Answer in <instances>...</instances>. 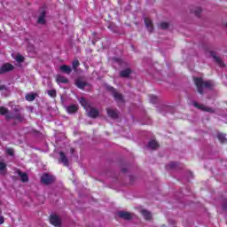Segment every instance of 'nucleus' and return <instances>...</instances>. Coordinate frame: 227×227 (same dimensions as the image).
<instances>
[{
    "label": "nucleus",
    "instance_id": "f257e3e1",
    "mask_svg": "<svg viewBox=\"0 0 227 227\" xmlns=\"http://www.w3.org/2000/svg\"><path fill=\"white\" fill-rule=\"evenodd\" d=\"M80 104L82 106V107L85 109L86 113H88L89 116L90 118H97L98 116V110L92 108L90 106V103L86 101L83 98L79 99Z\"/></svg>",
    "mask_w": 227,
    "mask_h": 227
},
{
    "label": "nucleus",
    "instance_id": "f03ea898",
    "mask_svg": "<svg viewBox=\"0 0 227 227\" xmlns=\"http://www.w3.org/2000/svg\"><path fill=\"white\" fill-rule=\"evenodd\" d=\"M194 83L200 94L203 93V90H205V88H212V86H214L211 81L203 82V79L201 78H194Z\"/></svg>",
    "mask_w": 227,
    "mask_h": 227
},
{
    "label": "nucleus",
    "instance_id": "7ed1b4c3",
    "mask_svg": "<svg viewBox=\"0 0 227 227\" xmlns=\"http://www.w3.org/2000/svg\"><path fill=\"white\" fill-rule=\"evenodd\" d=\"M108 91H111L112 95H114L116 102H123V97L121 94L118 93L116 90L111 86H107Z\"/></svg>",
    "mask_w": 227,
    "mask_h": 227
},
{
    "label": "nucleus",
    "instance_id": "20e7f679",
    "mask_svg": "<svg viewBox=\"0 0 227 227\" xmlns=\"http://www.w3.org/2000/svg\"><path fill=\"white\" fill-rule=\"evenodd\" d=\"M50 223L53 226L61 227V219L57 215H51Z\"/></svg>",
    "mask_w": 227,
    "mask_h": 227
},
{
    "label": "nucleus",
    "instance_id": "39448f33",
    "mask_svg": "<svg viewBox=\"0 0 227 227\" xmlns=\"http://www.w3.org/2000/svg\"><path fill=\"white\" fill-rule=\"evenodd\" d=\"M11 70H13V66L12 64H4L0 68V74H6V72H11Z\"/></svg>",
    "mask_w": 227,
    "mask_h": 227
},
{
    "label": "nucleus",
    "instance_id": "423d86ee",
    "mask_svg": "<svg viewBox=\"0 0 227 227\" xmlns=\"http://www.w3.org/2000/svg\"><path fill=\"white\" fill-rule=\"evenodd\" d=\"M52 176H51L50 175L48 174H43L41 177V182L43 184H45L46 185L49 184H51L52 182Z\"/></svg>",
    "mask_w": 227,
    "mask_h": 227
},
{
    "label": "nucleus",
    "instance_id": "0eeeda50",
    "mask_svg": "<svg viewBox=\"0 0 227 227\" xmlns=\"http://www.w3.org/2000/svg\"><path fill=\"white\" fill-rule=\"evenodd\" d=\"M194 107L200 109L201 111H206L207 113H214V110L208 106H205L204 105H200L198 103L193 104Z\"/></svg>",
    "mask_w": 227,
    "mask_h": 227
},
{
    "label": "nucleus",
    "instance_id": "6e6552de",
    "mask_svg": "<svg viewBox=\"0 0 227 227\" xmlns=\"http://www.w3.org/2000/svg\"><path fill=\"white\" fill-rule=\"evenodd\" d=\"M107 114L108 116H110V118H114V119L118 118V112L113 108L107 109Z\"/></svg>",
    "mask_w": 227,
    "mask_h": 227
},
{
    "label": "nucleus",
    "instance_id": "1a4fd4ad",
    "mask_svg": "<svg viewBox=\"0 0 227 227\" xmlns=\"http://www.w3.org/2000/svg\"><path fill=\"white\" fill-rule=\"evenodd\" d=\"M118 215H119V217H121V219H126V220L132 218V215L129 212L121 211V212H119Z\"/></svg>",
    "mask_w": 227,
    "mask_h": 227
},
{
    "label": "nucleus",
    "instance_id": "9d476101",
    "mask_svg": "<svg viewBox=\"0 0 227 227\" xmlns=\"http://www.w3.org/2000/svg\"><path fill=\"white\" fill-rule=\"evenodd\" d=\"M66 109H67V113H69V114H72L73 113H77V110L79 108L76 105H71L69 106H67Z\"/></svg>",
    "mask_w": 227,
    "mask_h": 227
},
{
    "label": "nucleus",
    "instance_id": "9b49d317",
    "mask_svg": "<svg viewBox=\"0 0 227 227\" xmlns=\"http://www.w3.org/2000/svg\"><path fill=\"white\" fill-rule=\"evenodd\" d=\"M57 82H58V84H67V82H68V79H67V77H65V76L58 75Z\"/></svg>",
    "mask_w": 227,
    "mask_h": 227
},
{
    "label": "nucleus",
    "instance_id": "f8f14e48",
    "mask_svg": "<svg viewBox=\"0 0 227 227\" xmlns=\"http://www.w3.org/2000/svg\"><path fill=\"white\" fill-rule=\"evenodd\" d=\"M210 55L215 59V61L220 65V67H224V63H223L222 59L219 57L215 56V52L211 51Z\"/></svg>",
    "mask_w": 227,
    "mask_h": 227
},
{
    "label": "nucleus",
    "instance_id": "ddd939ff",
    "mask_svg": "<svg viewBox=\"0 0 227 227\" xmlns=\"http://www.w3.org/2000/svg\"><path fill=\"white\" fill-rule=\"evenodd\" d=\"M148 148H151V150H157V148H159V144L155 140H151L148 144Z\"/></svg>",
    "mask_w": 227,
    "mask_h": 227
},
{
    "label": "nucleus",
    "instance_id": "4468645a",
    "mask_svg": "<svg viewBox=\"0 0 227 227\" xmlns=\"http://www.w3.org/2000/svg\"><path fill=\"white\" fill-rule=\"evenodd\" d=\"M18 175L21 180V182H27L29 180V177L27 176V174L22 173L20 170H18Z\"/></svg>",
    "mask_w": 227,
    "mask_h": 227
},
{
    "label": "nucleus",
    "instance_id": "2eb2a0df",
    "mask_svg": "<svg viewBox=\"0 0 227 227\" xmlns=\"http://www.w3.org/2000/svg\"><path fill=\"white\" fill-rule=\"evenodd\" d=\"M145 26L149 31L153 30V25L152 24V20L148 18H145Z\"/></svg>",
    "mask_w": 227,
    "mask_h": 227
},
{
    "label": "nucleus",
    "instance_id": "dca6fc26",
    "mask_svg": "<svg viewBox=\"0 0 227 227\" xmlns=\"http://www.w3.org/2000/svg\"><path fill=\"white\" fill-rule=\"evenodd\" d=\"M25 98H26V100H27V102H33V100H35L36 98V94L28 93L26 95Z\"/></svg>",
    "mask_w": 227,
    "mask_h": 227
},
{
    "label": "nucleus",
    "instance_id": "f3484780",
    "mask_svg": "<svg viewBox=\"0 0 227 227\" xmlns=\"http://www.w3.org/2000/svg\"><path fill=\"white\" fill-rule=\"evenodd\" d=\"M141 214H142L143 217H145V219H147V220L152 219V213L151 212H148L147 210L143 209L141 211Z\"/></svg>",
    "mask_w": 227,
    "mask_h": 227
},
{
    "label": "nucleus",
    "instance_id": "a211bd4d",
    "mask_svg": "<svg viewBox=\"0 0 227 227\" xmlns=\"http://www.w3.org/2000/svg\"><path fill=\"white\" fill-rule=\"evenodd\" d=\"M37 22L38 24H43L45 22V11H43L41 12V15L39 16Z\"/></svg>",
    "mask_w": 227,
    "mask_h": 227
},
{
    "label": "nucleus",
    "instance_id": "6ab92c4d",
    "mask_svg": "<svg viewBox=\"0 0 227 227\" xmlns=\"http://www.w3.org/2000/svg\"><path fill=\"white\" fill-rule=\"evenodd\" d=\"M60 70L61 72H65V74H70L72 72V67L64 65L60 67Z\"/></svg>",
    "mask_w": 227,
    "mask_h": 227
},
{
    "label": "nucleus",
    "instance_id": "aec40b11",
    "mask_svg": "<svg viewBox=\"0 0 227 227\" xmlns=\"http://www.w3.org/2000/svg\"><path fill=\"white\" fill-rule=\"evenodd\" d=\"M60 161L64 163V166H68V160L67 159V156H65V153H60Z\"/></svg>",
    "mask_w": 227,
    "mask_h": 227
},
{
    "label": "nucleus",
    "instance_id": "412c9836",
    "mask_svg": "<svg viewBox=\"0 0 227 227\" xmlns=\"http://www.w3.org/2000/svg\"><path fill=\"white\" fill-rule=\"evenodd\" d=\"M130 75V69H126L121 72V77H129Z\"/></svg>",
    "mask_w": 227,
    "mask_h": 227
},
{
    "label": "nucleus",
    "instance_id": "4be33fe9",
    "mask_svg": "<svg viewBox=\"0 0 227 227\" xmlns=\"http://www.w3.org/2000/svg\"><path fill=\"white\" fill-rule=\"evenodd\" d=\"M218 139L220 143H224L226 141V136L224 134H218Z\"/></svg>",
    "mask_w": 227,
    "mask_h": 227
},
{
    "label": "nucleus",
    "instance_id": "5701e85b",
    "mask_svg": "<svg viewBox=\"0 0 227 227\" xmlns=\"http://www.w3.org/2000/svg\"><path fill=\"white\" fill-rule=\"evenodd\" d=\"M15 60L18 63H22V61H24V57L22 55H17L16 58H15Z\"/></svg>",
    "mask_w": 227,
    "mask_h": 227
},
{
    "label": "nucleus",
    "instance_id": "b1692460",
    "mask_svg": "<svg viewBox=\"0 0 227 227\" xmlns=\"http://www.w3.org/2000/svg\"><path fill=\"white\" fill-rule=\"evenodd\" d=\"M150 102L155 104V102H157V96H150Z\"/></svg>",
    "mask_w": 227,
    "mask_h": 227
},
{
    "label": "nucleus",
    "instance_id": "393cba45",
    "mask_svg": "<svg viewBox=\"0 0 227 227\" xmlns=\"http://www.w3.org/2000/svg\"><path fill=\"white\" fill-rule=\"evenodd\" d=\"M77 67H79V60L73 61V68L76 70Z\"/></svg>",
    "mask_w": 227,
    "mask_h": 227
},
{
    "label": "nucleus",
    "instance_id": "a878e982",
    "mask_svg": "<svg viewBox=\"0 0 227 227\" xmlns=\"http://www.w3.org/2000/svg\"><path fill=\"white\" fill-rule=\"evenodd\" d=\"M48 95L50 97H56V90H48Z\"/></svg>",
    "mask_w": 227,
    "mask_h": 227
},
{
    "label": "nucleus",
    "instance_id": "bb28decb",
    "mask_svg": "<svg viewBox=\"0 0 227 227\" xmlns=\"http://www.w3.org/2000/svg\"><path fill=\"white\" fill-rule=\"evenodd\" d=\"M76 86L80 89H82V88H84V82L78 81V82H76Z\"/></svg>",
    "mask_w": 227,
    "mask_h": 227
},
{
    "label": "nucleus",
    "instance_id": "cd10ccee",
    "mask_svg": "<svg viewBox=\"0 0 227 227\" xmlns=\"http://www.w3.org/2000/svg\"><path fill=\"white\" fill-rule=\"evenodd\" d=\"M8 113V110L4 107H0V114H6Z\"/></svg>",
    "mask_w": 227,
    "mask_h": 227
},
{
    "label": "nucleus",
    "instance_id": "c85d7f7f",
    "mask_svg": "<svg viewBox=\"0 0 227 227\" xmlns=\"http://www.w3.org/2000/svg\"><path fill=\"white\" fill-rule=\"evenodd\" d=\"M6 169V164L0 162V171H4Z\"/></svg>",
    "mask_w": 227,
    "mask_h": 227
},
{
    "label": "nucleus",
    "instance_id": "c756f323",
    "mask_svg": "<svg viewBox=\"0 0 227 227\" xmlns=\"http://www.w3.org/2000/svg\"><path fill=\"white\" fill-rule=\"evenodd\" d=\"M168 26L169 25L168 23H166V22H163V23L160 24L161 29H168Z\"/></svg>",
    "mask_w": 227,
    "mask_h": 227
},
{
    "label": "nucleus",
    "instance_id": "7c9ffc66",
    "mask_svg": "<svg viewBox=\"0 0 227 227\" xmlns=\"http://www.w3.org/2000/svg\"><path fill=\"white\" fill-rule=\"evenodd\" d=\"M7 153H9V155H13V150L12 149H7Z\"/></svg>",
    "mask_w": 227,
    "mask_h": 227
},
{
    "label": "nucleus",
    "instance_id": "2f4dec72",
    "mask_svg": "<svg viewBox=\"0 0 227 227\" xmlns=\"http://www.w3.org/2000/svg\"><path fill=\"white\" fill-rule=\"evenodd\" d=\"M4 223V219L3 217L0 218V224H3Z\"/></svg>",
    "mask_w": 227,
    "mask_h": 227
}]
</instances>
